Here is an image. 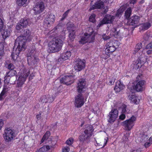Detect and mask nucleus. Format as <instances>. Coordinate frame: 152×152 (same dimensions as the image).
I'll use <instances>...</instances> for the list:
<instances>
[{"instance_id":"obj_1","label":"nucleus","mask_w":152,"mask_h":152,"mask_svg":"<svg viewBox=\"0 0 152 152\" xmlns=\"http://www.w3.org/2000/svg\"><path fill=\"white\" fill-rule=\"evenodd\" d=\"M26 38L24 36H20L17 38L11 54L12 59L16 60L20 52L26 49Z\"/></svg>"},{"instance_id":"obj_2","label":"nucleus","mask_w":152,"mask_h":152,"mask_svg":"<svg viewBox=\"0 0 152 152\" xmlns=\"http://www.w3.org/2000/svg\"><path fill=\"white\" fill-rule=\"evenodd\" d=\"M63 45L62 40L58 38H54L48 44L49 49L52 53L60 50Z\"/></svg>"},{"instance_id":"obj_3","label":"nucleus","mask_w":152,"mask_h":152,"mask_svg":"<svg viewBox=\"0 0 152 152\" xmlns=\"http://www.w3.org/2000/svg\"><path fill=\"white\" fill-rule=\"evenodd\" d=\"M3 136L5 141L9 142L15 137V133L14 130L10 128H7L4 130Z\"/></svg>"},{"instance_id":"obj_4","label":"nucleus","mask_w":152,"mask_h":152,"mask_svg":"<svg viewBox=\"0 0 152 152\" xmlns=\"http://www.w3.org/2000/svg\"><path fill=\"white\" fill-rule=\"evenodd\" d=\"M30 71L29 70L26 69H24L23 70V73L20 76L18 79L17 86L18 87H21L24 83L26 80V78L29 74Z\"/></svg>"},{"instance_id":"obj_5","label":"nucleus","mask_w":152,"mask_h":152,"mask_svg":"<svg viewBox=\"0 0 152 152\" xmlns=\"http://www.w3.org/2000/svg\"><path fill=\"white\" fill-rule=\"evenodd\" d=\"M136 118L132 116L129 119L124 121L123 124L126 130H130L134 125V122L136 120Z\"/></svg>"},{"instance_id":"obj_6","label":"nucleus","mask_w":152,"mask_h":152,"mask_svg":"<svg viewBox=\"0 0 152 152\" xmlns=\"http://www.w3.org/2000/svg\"><path fill=\"white\" fill-rule=\"evenodd\" d=\"M66 26L67 29L69 32V37L71 40H72L75 36V27L73 23L70 22L67 24Z\"/></svg>"},{"instance_id":"obj_7","label":"nucleus","mask_w":152,"mask_h":152,"mask_svg":"<svg viewBox=\"0 0 152 152\" xmlns=\"http://www.w3.org/2000/svg\"><path fill=\"white\" fill-rule=\"evenodd\" d=\"M94 39V35L91 34H88L87 33H85L81 38V40L79 41V42L80 44H83L87 42H91Z\"/></svg>"},{"instance_id":"obj_8","label":"nucleus","mask_w":152,"mask_h":152,"mask_svg":"<svg viewBox=\"0 0 152 152\" xmlns=\"http://www.w3.org/2000/svg\"><path fill=\"white\" fill-rule=\"evenodd\" d=\"M118 113L117 109H112L108 116V121L111 123L114 122L118 117Z\"/></svg>"},{"instance_id":"obj_9","label":"nucleus","mask_w":152,"mask_h":152,"mask_svg":"<svg viewBox=\"0 0 152 152\" xmlns=\"http://www.w3.org/2000/svg\"><path fill=\"white\" fill-rule=\"evenodd\" d=\"M86 62L85 60H81L78 58L76 61L74 66V69L75 70L79 71L85 68Z\"/></svg>"},{"instance_id":"obj_10","label":"nucleus","mask_w":152,"mask_h":152,"mask_svg":"<svg viewBox=\"0 0 152 152\" xmlns=\"http://www.w3.org/2000/svg\"><path fill=\"white\" fill-rule=\"evenodd\" d=\"M115 18L114 16L110 15H106L103 19L101 20L97 26V27L101 26L104 24L111 23Z\"/></svg>"},{"instance_id":"obj_11","label":"nucleus","mask_w":152,"mask_h":152,"mask_svg":"<svg viewBox=\"0 0 152 152\" xmlns=\"http://www.w3.org/2000/svg\"><path fill=\"white\" fill-rule=\"evenodd\" d=\"M84 97L81 93H79L75 97V104L77 107H81L84 104Z\"/></svg>"},{"instance_id":"obj_12","label":"nucleus","mask_w":152,"mask_h":152,"mask_svg":"<svg viewBox=\"0 0 152 152\" xmlns=\"http://www.w3.org/2000/svg\"><path fill=\"white\" fill-rule=\"evenodd\" d=\"M74 77L73 76H65L60 79V82L64 84L68 85H71L74 82Z\"/></svg>"},{"instance_id":"obj_13","label":"nucleus","mask_w":152,"mask_h":152,"mask_svg":"<svg viewBox=\"0 0 152 152\" xmlns=\"http://www.w3.org/2000/svg\"><path fill=\"white\" fill-rule=\"evenodd\" d=\"M140 17L138 16H132L128 20V24L129 25L134 26L137 27L140 24Z\"/></svg>"},{"instance_id":"obj_14","label":"nucleus","mask_w":152,"mask_h":152,"mask_svg":"<svg viewBox=\"0 0 152 152\" xmlns=\"http://www.w3.org/2000/svg\"><path fill=\"white\" fill-rule=\"evenodd\" d=\"M110 0H99L96 2L94 5L90 7L89 10L91 11L95 9H101L104 8V5L103 1L106 3H109Z\"/></svg>"},{"instance_id":"obj_15","label":"nucleus","mask_w":152,"mask_h":152,"mask_svg":"<svg viewBox=\"0 0 152 152\" xmlns=\"http://www.w3.org/2000/svg\"><path fill=\"white\" fill-rule=\"evenodd\" d=\"M55 17L54 15L51 13H49L45 19V24L48 26L49 25L52 24L55 21Z\"/></svg>"},{"instance_id":"obj_16","label":"nucleus","mask_w":152,"mask_h":152,"mask_svg":"<svg viewBox=\"0 0 152 152\" xmlns=\"http://www.w3.org/2000/svg\"><path fill=\"white\" fill-rule=\"evenodd\" d=\"M45 8L43 3L42 1H39L34 7V10L36 14H39L42 12Z\"/></svg>"},{"instance_id":"obj_17","label":"nucleus","mask_w":152,"mask_h":152,"mask_svg":"<svg viewBox=\"0 0 152 152\" xmlns=\"http://www.w3.org/2000/svg\"><path fill=\"white\" fill-rule=\"evenodd\" d=\"M86 85L85 81L84 79H81L78 80L77 84V91L79 93H81L85 88Z\"/></svg>"},{"instance_id":"obj_18","label":"nucleus","mask_w":152,"mask_h":152,"mask_svg":"<svg viewBox=\"0 0 152 152\" xmlns=\"http://www.w3.org/2000/svg\"><path fill=\"white\" fill-rule=\"evenodd\" d=\"M16 73V72L14 70H11L4 77V82L7 83H10V78L11 77L14 76Z\"/></svg>"},{"instance_id":"obj_19","label":"nucleus","mask_w":152,"mask_h":152,"mask_svg":"<svg viewBox=\"0 0 152 152\" xmlns=\"http://www.w3.org/2000/svg\"><path fill=\"white\" fill-rule=\"evenodd\" d=\"M27 61L29 65H34L38 61V58L37 56H27Z\"/></svg>"},{"instance_id":"obj_20","label":"nucleus","mask_w":152,"mask_h":152,"mask_svg":"<svg viewBox=\"0 0 152 152\" xmlns=\"http://www.w3.org/2000/svg\"><path fill=\"white\" fill-rule=\"evenodd\" d=\"M84 134H82L79 137V139L80 142H88L92 136L91 134H89L87 133Z\"/></svg>"},{"instance_id":"obj_21","label":"nucleus","mask_w":152,"mask_h":152,"mask_svg":"<svg viewBox=\"0 0 152 152\" xmlns=\"http://www.w3.org/2000/svg\"><path fill=\"white\" fill-rule=\"evenodd\" d=\"M20 33L23 35L22 36H24L26 39L30 38L31 32L28 29L25 28L20 31Z\"/></svg>"},{"instance_id":"obj_22","label":"nucleus","mask_w":152,"mask_h":152,"mask_svg":"<svg viewBox=\"0 0 152 152\" xmlns=\"http://www.w3.org/2000/svg\"><path fill=\"white\" fill-rule=\"evenodd\" d=\"M93 131V128L92 125H88L85 126L84 133H87L89 134H91V135H92Z\"/></svg>"},{"instance_id":"obj_23","label":"nucleus","mask_w":152,"mask_h":152,"mask_svg":"<svg viewBox=\"0 0 152 152\" xmlns=\"http://www.w3.org/2000/svg\"><path fill=\"white\" fill-rule=\"evenodd\" d=\"M144 84V81L143 80H140L137 82L135 87L136 91H142Z\"/></svg>"},{"instance_id":"obj_24","label":"nucleus","mask_w":152,"mask_h":152,"mask_svg":"<svg viewBox=\"0 0 152 152\" xmlns=\"http://www.w3.org/2000/svg\"><path fill=\"white\" fill-rule=\"evenodd\" d=\"M124 86L121 83V82L118 81L116 82L114 90L117 92H119L121 90L124 88Z\"/></svg>"},{"instance_id":"obj_25","label":"nucleus","mask_w":152,"mask_h":152,"mask_svg":"<svg viewBox=\"0 0 152 152\" xmlns=\"http://www.w3.org/2000/svg\"><path fill=\"white\" fill-rule=\"evenodd\" d=\"M20 23L25 28L28 25H29L31 22L29 19H22L20 20Z\"/></svg>"},{"instance_id":"obj_26","label":"nucleus","mask_w":152,"mask_h":152,"mask_svg":"<svg viewBox=\"0 0 152 152\" xmlns=\"http://www.w3.org/2000/svg\"><path fill=\"white\" fill-rule=\"evenodd\" d=\"M113 24L112 25H110L109 27L108 26L109 29H110L111 31V33L112 35L114 36H117L119 35V31H117L118 28H115V27H114L113 28H111L113 26Z\"/></svg>"},{"instance_id":"obj_27","label":"nucleus","mask_w":152,"mask_h":152,"mask_svg":"<svg viewBox=\"0 0 152 152\" xmlns=\"http://www.w3.org/2000/svg\"><path fill=\"white\" fill-rule=\"evenodd\" d=\"M71 53L70 51H66L62 53L60 56V58L64 60L67 59L71 56Z\"/></svg>"},{"instance_id":"obj_28","label":"nucleus","mask_w":152,"mask_h":152,"mask_svg":"<svg viewBox=\"0 0 152 152\" xmlns=\"http://www.w3.org/2000/svg\"><path fill=\"white\" fill-rule=\"evenodd\" d=\"M11 30L10 29H4L2 32V36L4 38H6L8 36H9L10 34Z\"/></svg>"},{"instance_id":"obj_29","label":"nucleus","mask_w":152,"mask_h":152,"mask_svg":"<svg viewBox=\"0 0 152 152\" xmlns=\"http://www.w3.org/2000/svg\"><path fill=\"white\" fill-rule=\"evenodd\" d=\"M132 12V10L130 7L128 8L125 11V17L127 19H128L130 16Z\"/></svg>"},{"instance_id":"obj_30","label":"nucleus","mask_w":152,"mask_h":152,"mask_svg":"<svg viewBox=\"0 0 152 152\" xmlns=\"http://www.w3.org/2000/svg\"><path fill=\"white\" fill-rule=\"evenodd\" d=\"M50 148L49 146L48 145L44 146L39 148L38 150L36 151V152H47Z\"/></svg>"},{"instance_id":"obj_31","label":"nucleus","mask_w":152,"mask_h":152,"mask_svg":"<svg viewBox=\"0 0 152 152\" xmlns=\"http://www.w3.org/2000/svg\"><path fill=\"white\" fill-rule=\"evenodd\" d=\"M47 102L51 103L54 101L55 96L52 94H49L47 96Z\"/></svg>"},{"instance_id":"obj_32","label":"nucleus","mask_w":152,"mask_h":152,"mask_svg":"<svg viewBox=\"0 0 152 152\" xmlns=\"http://www.w3.org/2000/svg\"><path fill=\"white\" fill-rule=\"evenodd\" d=\"M139 139L140 138V142H145L146 141L148 138V137L146 134H140V137H138Z\"/></svg>"},{"instance_id":"obj_33","label":"nucleus","mask_w":152,"mask_h":152,"mask_svg":"<svg viewBox=\"0 0 152 152\" xmlns=\"http://www.w3.org/2000/svg\"><path fill=\"white\" fill-rule=\"evenodd\" d=\"M27 0H17L16 4L18 6H21L27 4Z\"/></svg>"},{"instance_id":"obj_34","label":"nucleus","mask_w":152,"mask_h":152,"mask_svg":"<svg viewBox=\"0 0 152 152\" xmlns=\"http://www.w3.org/2000/svg\"><path fill=\"white\" fill-rule=\"evenodd\" d=\"M115 50V46H112L109 48H107L105 50V53H109L114 52Z\"/></svg>"},{"instance_id":"obj_35","label":"nucleus","mask_w":152,"mask_h":152,"mask_svg":"<svg viewBox=\"0 0 152 152\" xmlns=\"http://www.w3.org/2000/svg\"><path fill=\"white\" fill-rule=\"evenodd\" d=\"M50 135V132L49 131L46 132L41 140V142L42 143L45 140L48 139Z\"/></svg>"},{"instance_id":"obj_36","label":"nucleus","mask_w":152,"mask_h":152,"mask_svg":"<svg viewBox=\"0 0 152 152\" xmlns=\"http://www.w3.org/2000/svg\"><path fill=\"white\" fill-rule=\"evenodd\" d=\"M115 80V78L114 76V77H110L108 80V83L109 85H113Z\"/></svg>"},{"instance_id":"obj_37","label":"nucleus","mask_w":152,"mask_h":152,"mask_svg":"<svg viewBox=\"0 0 152 152\" xmlns=\"http://www.w3.org/2000/svg\"><path fill=\"white\" fill-rule=\"evenodd\" d=\"M121 108L122 109V113H128L129 111H128V110L126 108V106L124 104H123L121 106Z\"/></svg>"},{"instance_id":"obj_38","label":"nucleus","mask_w":152,"mask_h":152,"mask_svg":"<svg viewBox=\"0 0 152 152\" xmlns=\"http://www.w3.org/2000/svg\"><path fill=\"white\" fill-rule=\"evenodd\" d=\"M3 44L0 42V59H1L3 56L4 52V48Z\"/></svg>"},{"instance_id":"obj_39","label":"nucleus","mask_w":152,"mask_h":152,"mask_svg":"<svg viewBox=\"0 0 152 152\" xmlns=\"http://www.w3.org/2000/svg\"><path fill=\"white\" fill-rule=\"evenodd\" d=\"M16 28V29L18 31V32H20V31L25 28L20 23V22L17 24Z\"/></svg>"},{"instance_id":"obj_40","label":"nucleus","mask_w":152,"mask_h":152,"mask_svg":"<svg viewBox=\"0 0 152 152\" xmlns=\"http://www.w3.org/2000/svg\"><path fill=\"white\" fill-rule=\"evenodd\" d=\"M151 24L149 23H144L142 25V28L147 30L151 26Z\"/></svg>"},{"instance_id":"obj_41","label":"nucleus","mask_w":152,"mask_h":152,"mask_svg":"<svg viewBox=\"0 0 152 152\" xmlns=\"http://www.w3.org/2000/svg\"><path fill=\"white\" fill-rule=\"evenodd\" d=\"M142 48V44L141 43H139L137 44L136 46L135 51L136 52H137V51L141 48Z\"/></svg>"},{"instance_id":"obj_42","label":"nucleus","mask_w":152,"mask_h":152,"mask_svg":"<svg viewBox=\"0 0 152 152\" xmlns=\"http://www.w3.org/2000/svg\"><path fill=\"white\" fill-rule=\"evenodd\" d=\"M96 15H95L93 14H92L90 17L89 18V21L90 22H92L93 23H94L95 21V18Z\"/></svg>"},{"instance_id":"obj_43","label":"nucleus","mask_w":152,"mask_h":152,"mask_svg":"<svg viewBox=\"0 0 152 152\" xmlns=\"http://www.w3.org/2000/svg\"><path fill=\"white\" fill-rule=\"evenodd\" d=\"M137 97L134 94L132 95L130 97V96H129V98L131 102L133 103L134 102V100H135L136 98H137Z\"/></svg>"},{"instance_id":"obj_44","label":"nucleus","mask_w":152,"mask_h":152,"mask_svg":"<svg viewBox=\"0 0 152 152\" xmlns=\"http://www.w3.org/2000/svg\"><path fill=\"white\" fill-rule=\"evenodd\" d=\"M35 51L34 50H31L30 52L27 54V56H36L35 55Z\"/></svg>"},{"instance_id":"obj_45","label":"nucleus","mask_w":152,"mask_h":152,"mask_svg":"<svg viewBox=\"0 0 152 152\" xmlns=\"http://www.w3.org/2000/svg\"><path fill=\"white\" fill-rule=\"evenodd\" d=\"M69 10H68L63 14L61 20V21L64 20L66 17L69 12Z\"/></svg>"},{"instance_id":"obj_46","label":"nucleus","mask_w":152,"mask_h":152,"mask_svg":"<svg viewBox=\"0 0 152 152\" xmlns=\"http://www.w3.org/2000/svg\"><path fill=\"white\" fill-rule=\"evenodd\" d=\"M40 99L41 102L43 103H46L47 102V97L46 96H42Z\"/></svg>"},{"instance_id":"obj_47","label":"nucleus","mask_w":152,"mask_h":152,"mask_svg":"<svg viewBox=\"0 0 152 152\" xmlns=\"http://www.w3.org/2000/svg\"><path fill=\"white\" fill-rule=\"evenodd\" d=\"M73 140L72 138H70L66 142L67 144L68 145H71L73 143Z\"/></svg>"},{"instance_id":"obj_48","label":"nucleus","mask_w":152,"mask_h":152,"mask_svg":"<svg viewBox=\"0 0 152 152\" xmlns=\"http://www.w3.org/2000/svg\"><path fill=\"white\" fill-rule=\"evenodd\" d=\"M14 66L12 64H10L8 66V69L11 70H13L14 69Z\"/></svg>"},{"instance_id":"obj_49","label":"nucleus","mask_w":152,"mask_h":152,"mask_svg":"<svg viewBox=\"0 0 152 152\" xmlns=\"http://www.w3.org/2000/svg\"><path fill=\"white\" fill-rule=\"evenodd\" d=\"M150 37V35L147 33L145 34L143 38L145 40H148Z\"/></svg>"},{"instance_id":"obj_50","label":"nucleus","mask_w":152,"mask_h":152,"mask_svg":"<svg viewBox=\"0 0 152 152\" xmlns=\"http://www.w3.org/2000/svg\"><path fill=\"white\" fill-rule=\"evenodd\" d=\"M152 144V142H145L144 144V146L146 148H147L149 147V146L151 145V144Z\"/></svg>"},{"instance_id":"obj_51","label":"nucleus","mask_w":152,"mask_h":152,"mask_svg":"<svg viewBox=\"0 0 152 152\" xmlns=\"http://www.w3.org/2000/svg\"><path fill=\"white\" fill-rule=\"evenodd\" d=\"M104 40H107L109 39L110 38V37L109 36L107 35L106 34L103 35L102 36Z\"/></svg>"},{"instance_id":"obj_52","label":"nucleus","mask_w":152,"mask_h":152,"mask_svg":"<svg viewBox=\"0 0 152 152\" xmlns=\"http://www.w3.org/2000/svg\"><path fill=\"white\" fill-rule=\"evenodd\" d=\"M152 48V41L149 44L147 45L146 47V48L147 49H149Z\"/></svg>"},{"instance_id":"obj_53","label":"nucleus","mask_w":152,"mask_h":152,"mask_svg":"<svg viewBox=\"0 0 152 152\" xmlns=\"http://www.w3.org/2000/svg\"><path fill=\"white\" fill-rule=\"evenodd\" d=\"M62 151L64 152H68L70 151V148L68 147H65L63 149Z\"/></svg>"},{"instance_id":"obj_54","label":"nucleus","mask_w":152,"mask_h":152,"mask_svg":"<svg viewBox=\"0 0 152 152\" xmlns=\"http://www.w3.org/2000/svg\"><path fill=\"white\" fill-rule=\"evenodd\" d=\"M112 46H115L113 45V42H108L107 45V48H109L110 47H112Z\"/></svg>"},{"instance_id":"obj_55","label":"nucleus","mask_w":152,"mask_h":152,"mask_svg":"<svg viewBox=\"0 0 152 152\" xmlns=\"http://www.w3.org/2000/svg\"><path fill=\"white\" fill-rule=\"evenodd\" d=\"M5 93V91L4 90H3L0 94V99H1L3 98V96H4Z\"/></svg>"},{"instance_id":"obj_56","label":"nucleus","mask_w":152,"mask_h":152,"mask_svg":"<svg viewBox=\"0 0 152 152\" xmlns=\"http://www.w3.org/2000/svg\"><path fill=\"white\" fill-rule=\"evenodd\" d=\"M3 26V23L2 20L0 18V31H1V29Z\"/></svg>"},{"instance_id":"obj_57","label":"nucleus","mask_w":152,"mask_h":152,"mask_svg":"<svg viewBox=\"0 0 152 152\" xmlns=\"http://www.w3.org/2000/svg\"><path fill=\"white\" fill-rule=\"evenodd\" d=\"M140 99L138 98V97H137V98H136V99L135 100H134V103L136 104H137L139 103L140 102Z\"/></svg>"},{"instance_id":"obj_58","label":"nucleus","mask_w":152,"mask_h":152,"mask_svg":"<svg viewBox=\"0 0 152 152\" xmlns=\"http://www.w3.org/2000/svg\"><path fill=\"white\" fill-rule=\"evenodd\" d=\"M125 115L124 114L122 113L121 115L119 116L120 119L123 120L124 119H125Z\"/></svg>"},{"instance_id":"obj_59","label":"nucleus","mask_w":152,"mask_h":152,"mask_svg":"<svg viewBox=\"0 0 152 152\" xmlns=\"http://www.w3.org/2000/svg\"><path fill=\"white\" fill-rule=\"evenodd\" d=\"M125 8L124 6H121L119 9V12L121 11V12H123L125 10Z\"/></svg>"},{"instance_id":"obj_60","label":"nucleus","mask_w":152,"mask_h":152,"mask_svg":"<svg viewBox=\"0 0 152 152\" xmlns=\"http://www.w3.org/2000/svg\"><path fill=\"white\" fill-rule=\"evenodd\" d=\"M125 8L124 6H121L119 9V12L121 11V12H123L125 10Z\"/></svg>"},{"instance_id":"obj_61","label":"nucleus","mask_w":152,"mask_h":152,"mask_svg":"<svg viewBox=\"0 0 152 152\" xmlns=\"http://www.w3.org/2000/svg\"><path fill=\"white\" fill-rule=\"evenodd\" d=\"M122 12H121V11L119 12V9L117 10V12L116 14V16H119L121 15Z\"/></svg>"},{"instance_id":"obj_62","label":"nucleus","mask_w":152,"mask_h":152,"mask_svg":"<svg viewBox=\"0 0 152 152\" xmlns=\"http://www.w3.org/2000/svg\"><path fill=\"white\" fill-rule=\"evenodd\" d=\"M4 124V123L2 119H0V130Z\"/></svg>"},{"instance_id":"obj_63","label":"nucleus","mask_w":152,"mask_h":152,"mask_svg":"<svg viewBox=\"0 0 152 152\" xmlns=\"http://www.w3.org/2000/svg\"><path fill=\"white\" fill-rule=\"evenodd\" d=\"M108 140V138H107V139H106L104 140V145H103L102 148H103L106 145L107 142Z\"/></svg>"},{"instance_id":"obj_64","label":"nucleus","mask_w":152,"mask_h":152,"mask_svg":"<svg viewBox=\"0 0 152 152\" xmlns=\"http://www.w3.org/2000/svg\"><path fill=\"white\" fill-rule=\"evenodd\" d=\"M141 150L140 148H138L136 150H134L132 152H141Z\"/></svg>"}]
</instances>
